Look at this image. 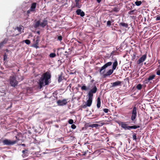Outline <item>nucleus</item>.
Returning a JSON list of instances; mask_svg holds the SVG:
<instances>
[{
	"label": "nucleus",
	"mask_w": 160,
	"mask_h": 160,
	"mask_svg": "<svg viewBox=\"0 0 160 160\" xmlns=\"http://www.w3.org/2000/svg\"><path fill=\"white\" fill-rule=\"evenodd\" d=\"M51 75L49 72L43 73L38 80V87L41 89L43 87L48 85L51 81Z\"/></svg>",
	"instance_id": "1"
},
{
	"label": "nucleus",
	"mask_w": 160,
	"mask_h": 160,
	"mask_svg": "<svg viewBox=\"0 0 160 160\" xmlns=\"http://www.w3.org/2000/svg\"><path fill=\"white\" fill-rule=\"evenodd\" d=\"M81 89L82 91H85L90 89L87 95L88 98V100H92L93 94L96 93L98 90L96 85H94L93 86L92 83L88 85L87 87L86 86L85 84H83L81 87Z\"/></svg>",
	"instance_id": "2"
},
{
	"label": "nucleus",
	"mask_w": 160,
	"mask_h": 160,
	"mask_svg": "<svg viewBox=\"0 0 160 160\" xmlns=\"http://www.w3.org/2000/svg\"><path fill=\"white\" fill-rule=\"evenodd\" d=\"M48 21L46 19H44L42 22H41L40 20L37 21L34 24V27L35 28H37L40 26L42 28H44L46 26L48 25Z\"/></svg>",
	"instance_id": "3"
},
{
	"label": "nucleus",
	"mask_w": 160,
	"mask_h": 160,
	"mask_svg": "<svg viewBox=\"0 0 160 160\" xmlns=\"http://www.w3.org/2000/svg\"><path fill=\"white\" fill-rule=\"evenodd\" d=\"M9 80L10 84L12 86L15 87L17 86L18 82L16 80V77L14 76H11L9 78Z\"/></svg>",
	"instance_id": "4"
},
{
	"label": "nucleus",
	"mask_w": 160,
	"mask_h": 160,
	"mask_svg": "<svg viewBox=\"0 0 160 160\" xmlns=\"http://www.w3.org/2000/svg\"><path fill=\"white\" fill-rule=\"evenodd\" d=\"M18 141V140L12 141L8 139H5L3 141L2 143L4 145L10 146L15 144Z\"/></svg>",
	"instance_id": "5"
},
{
	"label": "nucleus",
	"mask_w": 160,
	"mask_h": 160,
	"mask_svg": "<svg viewBox=\"0 0 160 160\" xmlns=\"http://www.w3.org/2000/svg\"><path fill=\"white\" fill-rule=\"evenodd\" d=\"M112 62H107L102 67L101 69L99 70V72L101 74H103L105 72V70L102 72V70L105 69L108 67L111 66L112 64Z\"/></svg>",
	"instance_id": "6"
},
{
	"label": "nucleus",
	"mask_w": 160,
	"mask_h": 160,
	"mask_svg": "<svg viewBox=\"0 0 160 160\" xmlns=\"http://www.w3.org/2000/svg\"><path fill=\"white\" fill-rule=\"evenodd\" d=\"M137 108L136 107H134L132 112V116L131 119L133 121H134L137 117Z\"/></svg>",
	"instance_id": "7"
},
{
	"label": "nucleus",
	"mask_w": 160,
	"mask_h": 160,
	"mask_svg": "<svg viewBox=\"0 0 160 160\" xmlns=\"http://www.w3.org/2000/svg\"><path fill=\"white\" fill-rule=\"evenodd\" d=\"M92 101H87L83 102L81 106V107L85 108L87 107H90L92 103Z\"/></svg>",
	"instance_id": "8"
},
{
	"label": "nucleus",
	"mask_w": 160,
	"mask_h": 160,
	"mask_svg": "<svg viewBox=\"0 0 160 160\" xmlns=\"http://www.w3.org/2000/svg\"><path fill=\"white\" fill-rule=\"evenodd\" d=\"M147 56L146 55H143L137 61V63L138 64H140L142 62H143L146 59Z\"/></svg>",
	"instance_id": "9"
},
{
	"label": "nucleus",
	"mask_w": 160,
	"mask_h": 160,
	"mask_svg": "<svg viewBox=\"0 0 160 160\" xmlns=\"http://www.w3.org/2000/svg\"><path fill=\"white\" fill-rule=\"evenodd\" d=\"M121 82L119 81H117L116 82L111 83L112 86L111 87H114L118 86H121Z\"/></svg>",
	"instance_id": "10"
},
{
	"label": "nucleus",
	"mask_w": 160,
	"mask_h": 160,
	"mask_svg": "<svg viewBox=\"0 0 160 160\" xmlns=\"http://www.w3.org/2000/svg\"><path fill=\"white\" fill-rule=\"evenodd\" d=\"M114 70L112 69H110L107 72L103 75L104 78H106L108 76H109L111 75L113 72Z\"/></svg>",
	"instance_id": "11"
},
{
	"label": "nucleus",
	"mask_w": 160,
	"mask_h": 160,
	"mask_svg": "<svg viewBox=\"0 0 160 160\" xmlns=\"http://www.w3.org/2000/svg\"><path fill=\"white\" fill-rule=\"evenodd\" d=\"M39 41V37H37L36 40L34 44L32 46L36 48H39L38 46V43Z\"/></svg>",
	"instance_id": "12"
},
{
	"label": "nucleus",
	"mask_w": 160,
	"mask_h": 160,
	"mask_svg": "<svg viewBox=\"0 0 160 160\" xmlns=\"http://www.w3.org/2000/svg\"><path fill=\"white\" fill-rule=\"evenodd\" d=\"M76 14L80 15L81 17H83L85 15V13L83 11H82L80 9H78L76 11Z\"/></svg>",
	"instance_id": "13"
},
{
	"label": "nucleus",
	"mask_w": 160,
	"mask_h": 160,
	"mask_svg": "<svg viewBox=\"0 0 160 160\" xmlns=\"http://www.w3.org/2000/svg\"><path fill=\"white\" fill-rule=\"evenodd\" d=\"M76 14L80 15L81 17H83L85 15V13L83 11H82L80 9H78L76 11Z\"/></svg>",
	"instance_id": "14"
},
{
	"label": "nucleus",
	"mask_w": 160,
	"mask_h": 160,
	"mask_svg": "<svg viewBox=\"0 0 160 160\" xmlns=\"http://www.w3.org/2000/svg\"><path fill=\"white\" fill-rule=\"evenodd\" d=\"M37 3L36 2H33L31 4V7L30 9L32 11V12H35V8L36 7Z\"/></svg>",
	"instance_id": "15"
},
{
	"label": "nucleus",
	"mask_w": 160,
	"mask_h": 160,
	"mask_svg": "<svg viewBox=\"0 0 160 160\" xmlns=\"http://www.w3.org/2000/svg\"><path fill=\"white\" fill-rule=\"evenodd\" d=\"M58 105L62 106L67 103L66 101H57V102Z\"/></svg>",
	"instance_id": "16"
},
{
	"label": "nucleus",
	"mask_w": 160,
	"mask_h": 160,
	"mask_svg": "<svg viewBox=\"0 0 160 160\" xmlns=\"http://www.w3.org/2000/svg\"><path fill=\"white\" fill-rule=\"evenodd\" d=\"M8 41V39L5 38L3 41L0 42V48H2L5 44L7 43Z\"/></svg>",
	"instance_id": "17"
},
{
	"label": "nucleus",
	"mask_w": 160,
	"mask_h": 160,
	"mask_svg": "<svg viewBox=\"0 0 160 160\" xmlns=\"http://www.w3.org/2000/svg\"><path fill=\"white\" fill-rule=\"evenodd\" d=\"M121 127L122 128L124 129L125 130H129L128 127H129V126H128L127 124H125L124 122H122L121 123Z\"/></svg>",
	"instance_id": "18"
},
{
	"label": "nucleus",
	"mask_w": 160,
	"mask_h": 160,
	"mask_svg": "<svg viewBox=\"0 0 160 160\" xmlns=\"http://www.w3.org/2000/svg\"><path fill=\"white\" fill-rule=\"evenodd\" d=\"M28 149H25L22 151L23 154L22 155V156L23 158L28 156Z\"/></svg>",
	"instance_id": "19"
},
{
	"label": "nucleus",
	"mask_w": 160,
	"mask_h": 160,
	"mask_svg": "<svg viewBox=\"0 0 160 160\" xmlns=\"http://www.w3.org/2000/svg\"><path fill=\"white\" fill-rule=\"evenodd\" d=\"M118 65V62L117 61V60H115L113 63L112 69L113 70H115L116 69Z\"/></svg>",
	"instance_id": "20"
},
{
	"label": "nucleus",
	"mask_w": 160,
	"mask_h": 160,
	"mask_svg": "<svg viewBox=\"0 0 160 160\" xmlns=\"http://www.w3.org/2000/svg\"><path fill=\"white\" fill-rule=\"evenodd\" d=\"M129 15H136L137 14V10L135 9L131 10L128 12Z\"/></svg>",
	"instance_id": "21"
},
{
	"label": "nucleus",
	"mask_w": 160,
	"mask_h": 160,
	"mask_svg": "<svg viewBox=\"0 0 160 160\" xmlns=\"http://www.w3.org/2000/svg\"><path fill=\"white\" fill-rule=\"evenodd\" d=\"M119 26H122L126 28H127L128 27V25L127 23L122 22H120L119 24Z\"/></svg>",
	"instance_id": "22"
},
{
	"label": "nucleus",
	"mask_w": 160,
	"mask_h": 160,
	"mask_svg": "<svg viewBox=\"0 0 160 160\" xmlns=\"http://www.w3.org/2000/svg\"><path fill=\"white\" fill-rule=\"evenodd\" d=\"M140 127L139 126H136L135 125H134L132 126H129V127H128V128H129V130L130 129H135L137 128H138Z\"/></svg>",
	"instance_id": "23"
},
{
	"label": "nucleus",
	"mask_w": 160,
	"mask_h": 160,
	"mask_svg": "<svg viewBox=\"0 0 160 160\" xmlns=\"http://www.w3.org/2000/svg\"><path fill=\"white\" fill-rule=\"evenodd\" d=\"M155 77V75L153 74L151 75L148 78V80H149V81L152 80Z\"/></svg>",
	"instance_id": "24"
},
{
	"label": "nucleus",
	"mask_w": 160,
	"mask_h": 160,
	"mask_svg": "<svg viewBox=\"0 0 160 160\" xmlns=\"http://www.w3.org/2000/svg\"><path fill=\"white\" fill-rule=\"evenodd\" d=\"M63 77L62 75L61 74L59 76L58 78V82H60L62 80Z\"/></svg>",
	"instance_id": "25"
},
{
	"label": "nucleus",
	"mask_w": 160,
	"mask_h": 160,
	"mask_svg": "<svg viewBox=\"0 0 160 160\" xmlns=\"http://www.w3.org/2000/svg\"><path fill=\"white\" fill-rule=\"evenodd\" d=\"M135 4L136 5L139 6L142 4V2L140 1H137L135 2Z\"/></svg>",
	"instance_id": "26"
},
{
	"label": "nucleus",
	"mask_w": 160,
	"mask_h": 160,
	"mask_svg": "<svg viewBox=\"0 0 160 160\" xmlns=\"http://www.w3.org/2000/svg\"><path fill=\"white\" fill-rule=\"evenodd\" d=\"M142 85L140 84H138L136 86V88L139 90H141L142 88Z\"/></svg>",
	"instance_id": "27"
},
{
	"label": "nucleus",
	"mask_w": 160,
	"mask_h": 160,
	"mask_svg": "<svg viewBox=\"0 0 160 160\" xmlns=\"http://www.w3.org/2000/svg\"><path fill=\"white\" fill-rule=\"evenodd\" d=\"M49 56L50 58H53L56 57V55L54 53H52L49 54Z\"/></svg>",
	"instance_id": "28"
},
{
	"label": "nucleus",
	"mask_w": 160,
	"mask_h": 160,
	"mask_svg": "<svg viewBox=\"0 0 160 160\" xmlns=\"http://www.w3.org/2000/svg\"><path fill=\"white\" fill-rule=\"evenodd\" d=\"M23 42H24L27 44L29 45L31 43L30 41L28 39H26L23 41Z\"/></svg>",
	"instance_id": "29"
},
{
	"label": "nucleus",
	"mask_w": 160,
	"mask_h": 160,
	"mask_svg": "<svg viewBox=\"0 0 160 160\" xmlns=\"http://www.w3.org/2000/svg\"><path fill=\"white\" fill-rule=\"evenodd\" d=\"M97 106L98 108H100L101 106V101H97Z\"/></svg>",
	"instance_id": "30"
},
{
	"label": "nucleus",
	"mask_w": 160,
	"mask_h": 160,
	"mask_svg": "<svg viewBox=\"0 0 160 160\" xmlns=\"http://www.w3.org/2000/svg\"><path fill=\"white\" fill-rule=\"evenodd\" d=\"M8 58V56L6 53H5L3 55V60L5 61Z\"/></svg>",
	"instance_id": "31"
},
{
	"label": "nucleus",
	"mask_w": 160,
	"mask_h": 160,
	"mask_svg": "<svg viewBox=\"0 0 160 160\" xmlns=\"http://www.w3.org/2000/svg\"><path fill=\"white\" fill-rule=\"evenodd\" d=\"M136 134V133H134L132 135V138L134 140L136 141L137 140Z\"/></svg>",
	"instance_id": "32"
},
{
	"label": "nucleus",
	"mask_w": 160,
	"mask_h": 160,
	"mask_svg": "<svg viewBox=\"0 0 160 160\" xmlns=\"http://www.w3.org/2000/svg\"><path fill=\"white\" fill-rule=\"evenodd\" d=\"M76 6L78 8H80L81 6L80 5L79 2H76Z\"/></svg>",
	"instance_id": "33"
},
{
	"label": "nucleus",
	"mask_w": 160,
	"mask_h": 160,
	"mask_svg": "<svg viewBox=\"0 0 160 160\" xmlns=\"http://www.w3.org/2000/svg\"><path fill=\"white\" fill-rule=\"evenodd\" d=\"M68 122L69 124H72L73 122V121L72 119H70L68 120Z\"/></svg>",
	"instance_id": "34"
},
{
	"label": "nucleus",
	"mask_w": 160,
	"mask_h": 160,
	"mask_svg": "<svg viewBox=\"0 0 160 160\" xmlns=\"http://www.w3.org/2000/svg\"><path fill=\"white\" fill-rule=\"evenodd\" d=\"M107 26H110L111 25V22L110 21H108L107 22Z\"/></svg>",
	"instance_id": "35"
},
{
	"label": "nucleus",
	"mask_w": 160,
	"mask_h": 160,
	"mask_svg": "<svg viewBox=\"0 0 160 160\" xmlns=\"http://www.w3.org/2000/svg\"><path fill=\"white\" fill-rule=\"evenodd\" d=\"M62 37L61 36H59L58 37V39L60 41L62 40Z\"/></svg>",
	"instance_id": "36"
},
{
	"label": "nucleus",
	"mask_w": 160,
	"mask_h": 160,
	"mask_svg": "<svg viewBox=\"0 0 160 160\" xmlns=\"http://www.w3.org/2000/svg\"><path fill=\"white\" fill-rule=\"evenodd\" d=\"M17 30L18 32H20V33H21V31L22 30V28L21 27H17Z\"/></svg>",
	"instance_id": "37"
},
{
	"label": "nucleus",
	"mask_w": 160,
	"mask_h": 160,
	"mask_svg": "<svg viewBox=\"0 0 160 160\" xmlns=\"http://www.w3.org/2000/svg\"><path fill=\"white\" fill-rule=\"evenodd\" d=\"M150 82L149 80H148V78H146L145 81H144V82L145 83H148V82Z\"/></svg>",
	"instance_id": "38"
},
{
	"label": "nucleus",
	"mask_w": 160,
	"mask_h": 160,
	"mask_svg": "<svg viewBox=\"0 0 160 160\" xmlns=\"http://www.w3.org/2000/svg\"><path fill=\"white\" fill-rule=\"evenodd\" d=\"M71 128L73 129H75L76 128V126L74 124H72L71 126Z\"/></svg>",
	"instance_id": "39"
},
{
	"label": "nucleus",
	"mask_w": 160,
	"mask_h": 160,
	"mask_svg": "<svg viewBox=\"0 0 160 160\" xmlns=\"http://www.w3.org/2000/svg\"><path fill=\"white\" fill-rule=\"evenodd\" d=\"M103 111L105 113H107L108 112V109L107 108H104L103 109Z\"/></svg>",
	"instance_id": "40"
},
{
	"label": "nucleus",
	"mask_w": 160,
	"mask_h": 160,
	"mask_svg": "<svg viewBox=\"0 0 160 160\" xmlns=\"http://www.w3.org/2000/svg\"><path fill=\"white\" fill-rule=\"evenodd\" d=\"M32 12V11H31V10L30 9L27 11V14L28 15V16H29V14H30V12Z\"/></svg>",
	"instance_id": "41"
},
{
	"label": "nucleus",
	"mask_w": 160,
	"mask_h": 160,
	"mask_svg": "<svg viewBox=\"0 0 160 160\" xmlns=\"http://www.w3.org/2000/svg\"><path fill=\"white\" fill-rule=\"evenodd\" d=\"M92 127H96L98 126V125L97 124H93L92 125Z\"/></svg>",
	"instance_id": "42"
},
{
	"label": "nucleus",
	"mask_w": 160,
	"mask_h": 160,
	"mask_svg": "<svg viewBox=\"0 0 160 160\" xmlns=\"http://www.w3.org/2000/svg\"><path fill=\"white\" fill-rule=\"evenodd\" d=\"M157 74L158 75H160V70H158L156 72Z\"/></svg>",
	"instance_id": "43"
},
{
	"label": "nucleus",
	"mask_w": 160,
	"mask_h": 160,
	"mask_svg": "<svg viewBox=\"0 0 160 160\" xmlns=\"http://www.w3.org/2000/svg\"><path fill=\"white\" fill-rule=\"evenodd\" d=\"M156 19L157 20H160V16H157V18H156Z\"/></svg>",
	"instance_id": "44"
},
{
	"label": "nucleus",
	"mask_w": 160,
	"mask_h": 160,
	"mask_svg": "<svg viewBox=\"0 0 160 160\" xmlns=\"http://www.w3.org/2000/svg\"><path fill=\"white\" fill-rule=\"evenodd\" d=\"M71 86H72V84L70 83V84L69 85V86H68V87H69V89H70V88H71Z\"/></svg>",
	"instance_id": "45"
},
{
	"label": "nucleus",
	"mask_w": 160,
	"mask_h": 160,
	"mask_svg": "<svg viewBox=\"0 0 160 160\" xmlns=\"http://www.w3.org/2000/svg\"><path fill=\"white\" fill-rule=\"evenodd\" d=\"M114 52L113 51L111 53V55H110V56H112V57H113V53Z\"/></svg>",
	"instance_id": "46"
},
{
	"label": "nucleus",
	"mask_w": 160,
	"mask_h": 160,
	"mask_svg": "<svg viewBox=\"0 0 160 160\" xmlns=\"http://www.w3.org/2000/svg\"><path fill=\"white\" fill-rule=\"evenodd\" d=\"M22 146H23V147H25L26 145H25V144H20Z\"/></svg>",
	"instance_id": "47"
},
{
	"label": "nucleus",
	"mask_w": 160,
	"mask_h": 160,
	"mask_svg": "<svg viewBox=\"0 0 160 160\" xmlns=\"http://www.w3.org/2000/svg\"><path fill=\"white\" fill-rule=\"evenodd\" d=\"M97 0V2L98 3H100V2H101L102 0Z\"/></svg>",
	"instance_id": "48"
},
{
	"label": "nucleus",
	"mask_w": 160,
	"mask_h": 160,
	"mask_svg": "<svg viewBox=\"0 0 160 160\" xmlns=\"http://www.w3.org/2000/svg\"><path fill=\"white\" fill-rule=\"evenodd\" d=\"M65 53H67V54H66V56H68V52L67 51H65Z\"/></svg>",
	"instance_id": "49"
},
{
	"label": "nucleus",
	"mask_w": 160,
	"mask_h": 160,
	"mask_svg": "<svg viewBox=\"0 0 160 160\" xmlns=\"http://www.w3.org/2000/svg\"><path fill=\"white\" fill-rule=\"evenodd\" d=\"M117 9L116 8H114L113 11H114L117 12L118 11L117 10Z\"/></svg>",
	"instance_id": "50"
},
{
	"label": "nucleus",
	"mask_w": 160,
	"mask_h": 160,
	"mask_svg": "<svg viewBox=\"0 0 160 160\" xmlns=\"http://www.w3.org/2000/svg\"><path fill=\"white\" fill-rule=\"evenodd\" d=\"M37 33L39 35L40 34V32L39 31H37Z\"/></svg>",
	"instance_id": "51"
},
{
	"label": "nucleus",
	"mask_w": 160,
	"mask_h": 160,
	"mask_svg": "<svg viewBox=\"0 0 160 160\" xmlns=\"http://www.w3.org/2000/svg\"><path fill=\"white\" fill-rule=\"evenodd\" d=\"M80 0H75V2H79Z\"/></svg>",
	"instance_id": "52"
},
{
	"label": "nucleus",
	"mask_w": 160,
	"mask_h": 160,
	"mask_svg": "<svg viewBox=\"0 0 160 160\" xmlns=\"http://www.w3.org/2000/svg\"><path fill=\"white\" fill-rule=\"evenodd\" d=\"M110 21L111 22V23L112 22H114V20L113 19H111Z\"/></svg>",
	"instance_id": "53"
},
{
	"label": "nucleus",
	"mask_w": 160,
	"mask_h": 160,
	"mask_svg": "<svg viewBox=\"0 0 160 160\" xmlns=\"http://www.w3.org/2000/svg\"><path fill=\"white\" fill-rule=\"evenodd\" d=\"M6 51L7 52H9V50H8V49H6Z\"/></svg>",
	"instance_id": "54"
},
{
	"label": "nucleus",
	"mask_w": 160,
	"mask_h": 160,
	"mask_svg": "<svg viewBox=\"0 0 160 160\" xmlns=\"http://www.w3.org/2000/svg\"><path fill=\"white\" fill-rule=\"evenodd\" d=\"M97 100H100V98H98L97 99Z\"/></svg>",
	"instance_id": "55"
},
{
	"label": "nucleus",
	"mask_w": 160,
	"mask_h": 160,
	"mask_svg": "<svg viewBox=\"0 0 160 160\" xmlns=\"http://www.w3.org/2000/svg\"><path fill=\"white\" fill-rule=\"evenodd\" d=\"M78 43H82V42H79V41H78Z\"/></svg>",
	"instance_id": "56"
},
{
	"label": "nucleus",
	"mask_w": 160,
	"mask_h": 160,
	"mask_svg": "<svg viewBox=\"0 0 160 160\" xmlns=\"http://www.w3.org/2000/svg\"><path fill=\"white\" fill-rule=\"evenodd\" d=\"M67 4V3H65L64 4V5H65L66 4Z\"/></svg>",
	"instance_id": "57"
},
{
	"label": "nucleus",
	"mask_w": 160,
	"mask_h": 160,
	"mask_svg": "<svg viewBox=\"0 0 160 160\" xmlns=\"http://www.w3.org/2000/svg\"><path fill=\"white\" fill-rule=\"evenodd\" d=\"M15 137H16V138H17V136H15Z\"/></svg>",
	"instance_id": "58"
},
{
	"label": "nucleus",
	"mask_w": 160,
	"mask_h": 160,
	"mask_svg": "<svg viewBox=\"0 0 160 160\" xmlns=\"http://www.w3.org/2000/svg\"><path fill=\"white\" fill-rule=\"evenodd\" d=\"M78 86L79 87H80V85L79 84H78Z\"/></svg>",
	"instance_id": "59"
},
{
	"label": "nucleus",
	"mask_w": 160,
	"mask_h": 160,
	"mask_svg": "<svg viewBox=\"0 0 160 160\" xmlns=\"http://www.w3.org/2000/svg\"><path fill=\"white\" fill-rule=\"evenodd\" d=\"M62 100H65V99H63Z\"/></svg>",
	"instance_id": "60"
}]
</instances>
